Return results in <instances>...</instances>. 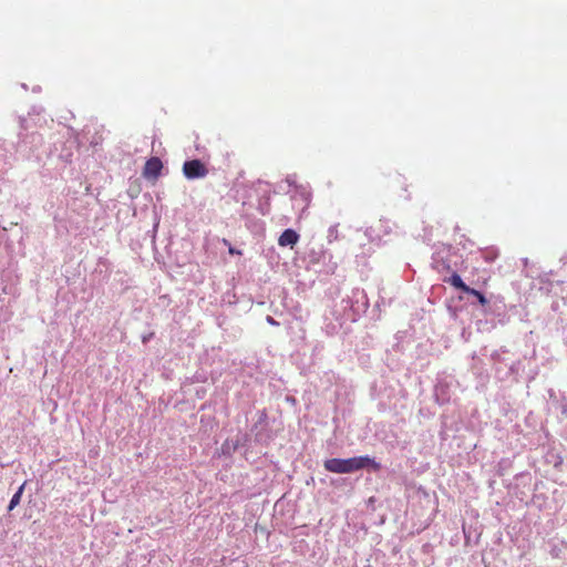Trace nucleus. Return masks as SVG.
I'll return each mask as SVG.
<instances>
[{"mask_svg": "<svg viewBox=\"0 0 567 567\" xmlns=\"http://www.w3.org/2000/svg\"><path fill=\"white\" fill-rule=\"evenodd\" d=\"M379 468V465L369 456H354L350 458H329L324 468L332 473H353L365 467Z\"/></svg>", "mask_w": 567, "mask_h": 567, "instance_id": "obj_1", "label": "nucleus"}, {"mask_svg": "<svg viewBox=\"0 0 567 567\" xmlns=\"http://www.w3.org/2000/svg\"><path fill=\"white\" fill-rule=\"evenodd\" d=\"M152 336H153V333H150L148 336H144L142 339L143 343H146L150 340V338H152Z\"/></svg>", "mask_w": 567, "mask_h": 567, "instance_id": "obj_9", "label": "nucleus"}, {"mask_svg": "<svg viewBox=\"0 0 567 567\" xmlns=\"http://www.w3.org/2000/svg\"><path fill=\"white\" fill-rule=\"evenodd\" d=\"M229 254L234 255V254H240L239 251H236L234 248H229Z\"/></svg>", "mask_w": 567, "mask_h": 567, "instance_id": "obj_11", "label": "nucleus"}, {"mask_svg": "<svg viewBox=\"0 0 567 567\" xmlns=\"http://www.w3.org/2000/svg\"><path fill=\"white\" fill-rule=\"evenodd\" d=\"M183 173L186 178L195 179L205 177L208 169L199 159H192L184 163Z\"/></svg>", "mask_w": 567, "mask_h": 567, "instance_id": "obj_2", "label": "nucleus"}, {"mask_svg": "<svg viewBox=\"0 0 567 567\" xmlns=\"http://www.w3.org/2000/svg\"><path fill=\"white\" fill-rule=\"evenodd\" d=\"M163 163L158 157H151L143 168V176L147 179H156L161 175Z\"/></svg>", "mask_w": 567, "mask_h": 567, "instance_id": "obj_3", "label": "nucleus"}, {"mask_svg": "<svg viewBox=\"0 0 567 567\" xmlns=\"http://www.w3.org/2000/svg\"><path fill=\"white\" fill-rule=\"evenodd\" d=\"M267 321L272 326H278L279 323L270 316L267 317Z\"/></svg>", "mask_w": 567, "mask_h": 567, "instance_id": "obj_8", "label": "nucleus"}, {"mask_svg": "<svg viewBox=\"0 0 567 567\" xmlns=\"http://www.w3.org/2000/svg\"><path fill=\"white\" fill-rule=\"evenodd\" d=\"M466 293H468V295H472V296L476 297V298H477V300H478V302H480L482 306H486V305L488 303V301H487V299L485 298V296H484L481 291H478V290H476V289H474V288H470V289H468V291H467Z\"/></svg>", "mask_w": 567, "mask_h": 567, "instance_id": "obj_6", "label": "nucleus"}, {"mask_svg": "<svg viewBox=\"0 0 567 567\" xmlns=\"http://www.w3.org/2000/svg\"><path fill=\"white\" fill-rule=\"evenodd\" d=\"M22 491H23V486H21V487L18 489V492H17L13 496H14V497L21 496Z\"/></svg>", "mask_w": 567, "mask_h": 567, "instance_id": "obj_10", "label": "nucleus"}, {"mask_svg": "<svg viewBox=\"0 0 567 567\" xmlns=\"http://www.w3.org/2000/svg\"><path fill=\"white\" fill-rule=\"evenodd\" d=\"M446 282L451 284L454 288L456 289H460L462 290L463 292H467L468 289L471 288L470 286H467L466 284H464V281L462 280V278L460 277V275H457L456 272H454L449 279L445 280Z\"/></svg>", "mask_w": 567, "mask_h": 567, "instance_id": "obj_5", "label": "nucleus"}, {"mask_svg": "<svg viewBox=\"0 0 567 567\" xmlns=\"http://www.w3.org/2000/svg\"><path fill=\"white\" fill-rule=\"evenodd\" d=\"M20 502V498H11L8 511H12Z\"/></svg>", "mask_w": 567, "mask_h": 567, "instance_id": "obj_7", "label": "nucleus"}, {"mask_svg": "<svg viewBox=\"0 0 567 567\" xmlns=\"http://www.w3.org/2000/svg\"><path fill=\"white\" fill-rule=\"evenodd\" d=\"M299 235L293 229H286L279 236L278 244L281 247L293 246L298 243Z\"/></svg>", "mask_w": 567, "mask_h": 567, "instance_id": "obj_4", "label": "nucleus"}]
</instances>
